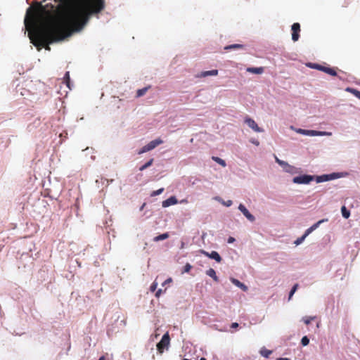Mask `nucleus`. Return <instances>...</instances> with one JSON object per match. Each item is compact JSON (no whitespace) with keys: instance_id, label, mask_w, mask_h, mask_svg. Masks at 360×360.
Returning <instances> with one entry per match:
<instances>
[{"instance_id":"nucleus-1","label":"nucleus","mask_w":360,"mask_h":360,"mask_svg":"<svg viewBox=\"0 0 360 360\" xmlns=\"http://www.w3.org/2000/svg\"><path fill=\"white\" fill-rule=\"evenodd\" d=\"M57 7L41 6L36 2V7L27 8L25 26L30 31L29 36L35 46L50 50L49 44L60 42L80 32L89 22L92 15L104 10L105 0H54Z\"/></svg>"},{"instance_id":"nucleus-2","label":"nucleus","mask_w":360,"mask_h":360,"mask_svg":"<svg viewBox=\"0 0 360 360\" xmlns=\"http://www.w3.org/2000/svg\"><path fill=\"white\" fill-rule=\"evenodd\" d=\"M170 342V338L168 333L162 337L161 340L157 344V349L160 354H162L165 349H167Z\"/></svg>"},{"instance_id":"nucleus-3","label":"nucleus","mask_w":360,"mask_h":360,"mask_svg":"<svg viewBox=\"0 0 360 360\" xmlns=\"http://www.w3.org/2000/svg\"><path fill=\"white\" fill-rule=\"evenodd\" d=\"M314 179V176L311 175H301L293 178L292 181L298 184H307Z\"/></svg>"},{"instance_id":"nucleus-4","label":"nucleus","mask_w":360,"mask_h":360,"mask_svg":"<svg viewBox=\"0 0 360 360\" xmlns=\"http://www.w3.org/2000/svg\"><path fill=\"white\" fill-rule=\"evenodd\" d=\"M292 30V39L293 41H297L300 38V25L298 22H295L291 27Z\"/></svg>"},{"instance_id":"nucleus-5","label":"nucleus","mask_w":360,"mask_h":360,"mask_svg":"<svg viewBox=\"0 0 360 360\" xmlns=\"http://www.w3.org/2000/svg\"><path fill=\"white\" fill-rule=\"evenodd\" d=\"M245 122L248 125L249 127H250L255 131H256V132L263 131V130L260 127H258L257 124L252 118L246 117L245 119Z\"/></svg>"},{"instance_id":"nucleus-6","label":"nucleus","mask_w":360,"mask_h":360,"mask_svg":"<svg viewBox=\"0 0 360 360\" xmlns=\"http://www.w3.org/2000/svg\"><path fill=\"white\" fill-rule=\"evenodd\" d=\"M239 210L245 216V217L250 220V221H254L255 218V217L250 213L248 209L243 205L240 204L238 206Z\"/></svg>"},{"instance_id":"nucleus-7","label":"nucleus","mask_w":360,"mask_h":360,"mask_svg":"<svg viewBox=\"0 0 360 360\" xmlns=\"http://www.w3.org/2000/svg\"><path fill=\"white\" fill-rule=\"evenodd\" d=\"M202 254H204L205 256L208 257L209 258L214 259L217 262H220L221 261V257L219 255V254L216 251H212L210 253L202 250Z\"/></svg>"},{"instance_id":"nucleus-8","label":"nucleus","mask_w":360,"mask_h":360,"mask_svg":"<svg viewBox=\"0 0 360 360\" xmlns=\"http://www.w3.org/2000/svg\"><path fill=\"white\" fill-rule=\"evenodd\" d=\"M178 200L175 196H171L170 198H167V200H164L162 202V207H167L170 205H176L177 204Z\"/></svg>"},{"instance_id":"nucleus-9","label":"nucleus","mask_w":360,"mask_h":360,"mask_svg":"<svg viewBox=\"0 0 360 360\" xmlns=\"http://www.w3.org/2000/svg\"><path fill=\"white\" fill-rule=\"evenodd\" d=\"M327 221V219H321V220L317 221L316 223H315L314 224H313L311 227H309V229H307L305 231V236H308L313 231L316 229L321 223H323V221Z\"/></svg>"},{"instance_id":"nucleus-10","label":"nucleus","mask_w":360,"mask_h":360,"mask_svg":"<svg viewBox=\"0 0 360 360\" xmlns=\"http://www.w3.org/2000/svg\"><path fill=\"white\" fill-rule=\"evenodd\" d=\"M299 131L303 134L311 135V136H318V135L325 134V132H321V131H314V130L300 129Z\"/></svg>"},{"instance_id":"nucleus-11","label":"nucleus","mask_w":360,"mask_h":360,"mask_svg":"<svg viewBox=\"0 0 360 360\" xmlns=\"http://www.w3.org/2000/svg\"><path fill=\"white\" fill-rule=\"evenodd\" d=\"M217 75H218V70H212L201 72L200 74L198 75V77H207V76H217Z\"/></svg>"},{"instance_id":"nucleus-12","label":"nucleus","mask_w":360,"mask_h":360,"mask_svg":"<svg viewBox=\"0 0 360 360\" xmlns=\"http://www.w3.org/2000/svg\"><path fill=\"white\" fill-rule=\"evenodd\" d=\"M162 143L163 141L162 139H157L149 142L148 143V147L149 148L150 150H151Z\"/></svg>"},{"instance_id":"nucleus-13","label":"nucleus","mask_w":360,"mask_h":360,"mask_svg":"<svg viewBox=\"0 0 360 360\" xmlns=\"http://www.w3.org/2000/svg\"><path fill=\"white\" fill-rule=\"evenodd\" d=\"M231 282L236 286H238V288H240V289H242L243 291H247L248 290V287L243 283H241L240 281H239L238 280L236 279V278H231Z\"/></svg>"},{"instance_id":"nucleus-14","label":"nucleus","mask_w":360,"mask_h":360,"mask_svg":"<svg viewBox=\"0 0 360 360\" xmlns=\"http://www.w3.org/2000/svg\"><path fill=\"white\" fill-rule=\"evenodd\" d=\"M247 71L248 72L254 73V74H262L264 72V68H247Z\"/></svg>"},{"instance_id":"nucleus-15","label":"nucleus","mask_w":360,"mask_h":360,"mask_svg":"<svg viewBox=\"0 0 360 360\" xmlns=\"http://www.w3.org/2000/svg\"><path fill=\"white\" fill-rule=\"evenodd\" d=\"M322 71L332 76L337 75V72L334 68L323 66Z\"/></svg>"},{"instance_id":"nucleus-16","label":"nucleus","mask_w":360,"mask_h":360,"mask_svg":"<svg viewBox=\"0 0 360 360\" xmlns=\"http://www.w3.org/2000/svg\"><path fill=\"white\" fill-rule=\"evenodd\" d=\"M260 354L265 357V358H269V356L272 354V351L271 350H269L267 349H266L265 347H262L259 352Z\"/></svg>"},{"instance_id":"nucleus-17","label":"nucleus","mask_w":360,"mask_h":360,"mask_svg":"<svg viewBox=\"0 0 360 360\" xmlns=\"http://www.w3.org/2000/svg\"><path fill=\"white\" fill-rule=\"evenodd\" d=\"M169 233H162V234H160L158 236H155L154 238H153V241L155 242H158V241H160V240H165L167 238H169Z\"/></svg>"},{"instance_id":"nucleus-18","label":"nucleus","mask_w":360,"mask_h":360,"mask_svg":"<svg viewBox=\"0 0 360 360\" xmlns=\"http://www.w3.org/2000/svg\"><path fill=\"white\" fill-rule=\"evenodd\" d=\"M346 91L349 92V93H351V94H352L356 98L360 99V91H359L357 89H353V88H350V87L347 88Z\"/></svg>"},{"instance_id":"nucleus-19","label":"nucleus","mask_w":360,"mask_h":360,"mask_svg":"<svg viewBox=\"0 0 360 360\" xmlns=\"http://www.w3.org/2000/svg\"><path fill=\"white\" fill-rule=\"evenodd\" d=\"M207 275L212 277L215 281H218V277L216 275V271L213 269H210L206 272Z\"/></svg>"},{"instance_id":"nucleus-20","label":"nucleus","mask_w":360,"mask_h":360,"mask_svg":"<svg viewBox=\"0 0 360 360\" xmlns=\"http://www.w3.org/2000/svg\"><path fill=\"white\" fill-rule=\"evenodd\" d=\"M242 48H243V45L239 44H231V45L225 46L224 49L228 51V50L238 49H242Z\"/></svg>"},{"instance_id":"nucleus-21","label":"nucleus","mask_w":360,"mask_h":360,"mask_svg":"<svg viewBox=\"0 0 360 360\" xmlns=\"http://www.w3.org/2000/svg\"><path fill=\"white\" fill-rule=\"evenodd\" d=\"M328 174H323L321 176H317L316 178V181L317 183H321L323 181H330V178L328 177Z\"/></svg>"},{"instance_id":"nucleus-22","label":"nucleus","mask_w":360,"mask_h":360,"mask_svg":"<svg viewBox=\"0 0 360 360\" xmlns=\"http://www.w3.org/2000/svg\"><path fill=\"white\" fill-rule=\"evenodd\" d=\"M342 217L345 219H348L350 216V212L346 208L345 206H342L341 208Z\"/></svg>"},{"instance_id":"nucleus-23","label":"nucleus","mask_w":360,"mask_h":360,"mask_svg":"<svg viewBox=\"0 0 360 360\" xmlns=\"http://www.w3.org/2000/svg\"><path fill=\"white\" fill-rule=\"evenodd\" d=\"M212 159L214 162H217L218 164H219L220 165H221V166H222V167H224L226 166V162H225L224 160H222L221 158H219V157H214V156H213V157L212 158Z\"/></svg>"},{"instance_id":"nucleus-24","label":"nucleus","mask_w":360,"mask_h":360,"mask_svg":"<svg viewBox=\"0 0 360 360\" xmlns=\"http://www.w3.org/2000/svg\"><path fill=\"white\" fill-rule=\"evenodd\" d=\"M153 158H151L150 160H148L147 162H146L143 165H142L140 168V171H143L144 169H147L148 167H150L153 165Z\"/></svg>"},{"instance_id":"nucleus-25","label":"nucleus","mask_w":360,"mask_h":360,"mask_svg":"<svg viewBox=\"0 0 360 360\" xmlns=\"http://www.w3.org/2000/svg\"><path fill=\"white\" fill-rule=\"evenodd\" d=\"M148 89V87H144L143 89H139L136 92V96L141 97V96H143L146 93Z\"/></svg>"},{"instance_id":"nucleus-26","label":"nucleus","mask_w":360,"mask_h":360,"mask_svg":"<svg viewBox=\"0 0 360 360\" xmlns=\"http://www.w3.org/2000/svg\"><path fill=\"white\" fill-rule=\"evenodd\" d=\"M309 67L322 71L323 65L316 63H309Z\"/></svg>"},{"instance_id":"nucleus-27","label":"nucleus","mask_w":360,"mask_h":360,"mask_svg":"<svg viewBox=\"0 0 360 360\" xmlns=\"http://www.w3.org/2000/svg\"><path fill=\"white\" fill-rule=\"evenodd\" d=\"M275 160L276 162L282 167H290L287 162L279 160L276 156H275Z\"/></svg>"},{"instance_id":"nucleus-28","label":"nucleus","mask_w":360,"mask_h":360,"mask_svg":"<svg viewBox=\"0 0 360 360\" xmlns=\"http://www.w3.org/2000/svg\"><path fill=\"white\" fill-rule=\"evenodd\" d=\"M314 319L315 316H306L303 318V321L306 325H309Z\"/></svg>"},{"instance_id":"nucleus-29","label":"nucleus","mask_w":360,"mask_h":360,"mask_svg":"<svg viewBox=\"0 0 360 360\" xmlns=\"http://www.w3.org/2000/svg\"><path fill=\"white\" fill-rule=\"evenodd\" d=\"M307 236H305V233H304L302 236H301V237L298 238L295 241V245H298L301 244V243L304 241V240L305 239V238H306Z\"/></svg>"},{"instance_id":"nucleus-30","label":"nucleus","mask_w":360,"mask_h":360,"mask_svg":"<svg viewBox=\"0 0 360 360\" xmlns=\"http://www.w3.org/2000/svg\"><path fill=\"white\" fill-rule=\"evenodd\" d=\"M64 79L65 80L67 86L70 89V73H69V72H66V73L65 74Z\"/></svg>"},{"instance_id":"nucleus-31","label":"nucleus","mask_w":360,"mask_h":360,"mask_svg":"<svg viewBox=\"0 0 360 360\" xmlns=\"http://www.w3.org/2000/svg\"><path fill=\"white\" fill-rule=\"evenodd\" d=\"M297 288H298V284L294 285V286L292 287V288L291 289V290L290 292L289 300L291 299L292 296L295 292V291L297 290Z\"/></svg>"},{"instance_id":"nucleus-32","label":"nucleus","mask_w":360,"mask_h":360,"mask_svg":"<svg viewBox=\"0 0 360 360\" xmlns=\"http://www.w3.org/2000/svg\"><path fill=\"white\" fill-rule=\"evenodd\" d=\"M163 191H164V188H160L158 190L153 191V193H151L150 195L151 196H156V195H158L161 194Z\"/></svg>"},{"instance_id":"nucleus-33","label":"nucleus","mask_w":360,"mask_h":360,"mask_svg":"<svg viewBox=\"0 0 360 360\" xmlns=\"http://www.w3.org/2000/svg\"><path fill=\"white\" fill-rule=\"evenodd\" d=\"M301 343L303 346H307L309 343V340L307 336H304L301 340Z\"/></svg>"},{"instance_id":"nucleus-34","label":"nucleus","mask_w":360,"mask_h":360,"mask_svg":"<svg viewBox=\"0 0 360 360\" xmlns=\"http://www.w3.org/2000/svg\"><path fill=\"white\" fill-rule=\"evenodd\" d=\"M191 269H192V266L189 263H187V264H186V265L184 267L183 273H188Z\"/></svg>"},{"instance_id":"nucleus-35","label":"nucleus","mask_w":360,"mask_h":360,"mask_svg":"<svg viewBox=\"0 0 360 360\" xmlns=\"http://www.w3.org/2000/svg\"><path fill=\"white\" fill-rule=\"evenodd\" d=\"M148 151H150V149L148 147V144H146V146H144L139 151V154H142V153H146Z\"/></svg>"},{"instance_id":"nucleus-36","label":"nucleus","mask_w":360,"mask_h":360,"mask_svg":"<svg viewBox=\"0 0 360 360\" xmlns=\"http://www.w3.org/2000/svg\"><path fill=\"white\" fill-rule=\"evenodd\" d=\"M328 176H329L328 177L330 178V180H333V179H335L339 177V175L337 173H332V174H328Z\"/></svg>"},{"instance_id":"nucleus-37","label":"nucleus","mask_w":360,"mask_h":360,"mask_svg":"<svg viewBox=\"0 0 360 360\" xmlns=\"http://www.w3.org/2000/svg\"><path fill=\"white\" fill-rule=\"evenodd\" d=\"M157 287H158V283H157L156 282H153V283L151 284L150 287V291H151V292H154V291H155V290H156V289H157Z\"/></svg>"},{"instance_id":"nucleus-38","label":"nucleus","mask_w":360,"mask_h":360,"mask_svg":"<svg viewBox=\"0 0 360 360\" xmlns=\"http://www.w3.org/2000/svg\"><path fill=\"white\" fill-rule=\"evenodd\" d=\"M223 204L226 207H229L232 205V201L229 200L226 202H223Z\"/></svg>"},{"instance_id":"nucleus-39","label":"nucleus","mask_w":360,"mask_h":360,"mask_svg":"<svg viewBox=\"0 0 360 360\" xmlns=\"http://www.w3.org/2000/svg\"><path fill=\"white\" fill-rule=\"evenodd\" d=\"M162 293V289H159V290L156 292V293H155V297H159Z\"/></svg>"},{"instance_id":"nucleus-40","label":"nucleus","mask_w":360,"mask_h":360,"mask_svg":"<svg viewBox=\"0 0 360 360\" xmlns=\"http://www.w3.org/2000/svg\"><path fill=\"white\" fill-rule=\"evenodd\" d=\"M234 241H235V238H234L233 237H231H231H229V238H228V243H233Z\"/></svg>"},{"instance_id":"nucleus-41","label":"nucleus","mask_w":360,"mask_h":360,"mask_svg":"<svg viewBox=\"0 0 360 360\" xmlns=\"http://www.w3.org/2000/svg\"><path fill=\"white\" fill-rule=\"evenodd\" d=\"M238 327V323H233L231 326V328H236Z\"/></svg>"},{"instance_id":"nucleus-42","label":"nucleus","mask_w":360,"mask_h":360,"mask_svg":"<svg viewBox=\"0 0 360 360\" xmlns=\"http://www.w3.org/2000/svg\"><path fill=\"white\" fill-rule=\"evenodd\" d=\"M172 282V278H169L168 279H167L164 283H163V285L166 284V283H170Z\"/></svg>"},{"instance_id":"nucleus-43","label":"nucleus","mask_w":360,"mask_h":360,"mask_svg":"<svg viewBox=\"0 0 360 360\" xmlns=\"http://www.w3.org/2000/svg\"><path fill=\"white\" fill-rule=\"evenodd\" d=\"M276 360H290V358L279 357V358H277Z\"/></svg>"},{"instance_id":"nucleus-44","label":"nucleus","mask_w":360,"mask_h":360,"mask_svg":"<svg viewBox=\"0 0 360 360\" xmlns=\"http://www.w3.org/2000/svg\"><path fill=\"white\" fill-rule=\"evenodd\" d=\"M253 143H255V145L258 146L259 145V141H252Z\"/></svg>"},{"instance_id":"nucleus-45","label":"nucleus","mask_w":360,"mask_h":360,"mask_svg":"<svg viewBox=\"0 0 360 360\" xmlns=\"http://www.w3.org/2000/svg\"><path fill=\"white\" fill-rule=\"evenodd\" d=\"M98 360H105V357L103 356H101Z\"/></svg>"},{"instance_id":"nucleus-46","label":"nucleus","mask_w":360,"mask_h":360,"mask_svg":"<svg viewBox=\"0 0 360 360\" xmlns=\"http://www.w3.org/2000/svg\"><path fill=\"white\" fill-rule=\"evenodd\" d=\"M200 360H207V359L204 357H202Z\"/></svg>"},{"instance_id":"nucleus-47","label":"nucleus","mask_w":360,"mask_h":360,"mask_svg":"<svg viewBox=\"0 0 360 360\" xmlns=\"http://www.w3.org/2000/svg\"><path fill=\"white\" fill-rule=\"evenodd\" d=\"M183 360H191V359H184Z\"/></svg>"}]
</instances>
